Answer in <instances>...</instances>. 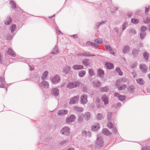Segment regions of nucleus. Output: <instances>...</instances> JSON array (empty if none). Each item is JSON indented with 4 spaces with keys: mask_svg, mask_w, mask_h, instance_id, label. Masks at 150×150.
<instances>
[{
    "mask_svg": "<svg viewBox=\"0 0 150 150\" xmlns=\"http://www.w3.org/2000/svg\"><path fill=\"white\" fill-rule=\"evenodd\" d=\"M69 129L68 127H64L61 130V132L63 134L68 135L69 133Z\"/></svg>",
    "mask_w": 150,
    "mask_h": 150,
    "instance_id": "20e7f679",
    "label": "nucleus"
},
{
    "mask_svg": "<svg viewBox=\"0 0 150 150\" xmlns=\"http://www.w3.org/2000/svg\"><path fill=\"white\" fill-rule=\"evenodd\" d=\"M89 42H86V44L87 45H89Z\"/></svg>",
    "mask_w": 150,
    "mask_h": 150,
    "instance_id": "e2e57ef3",
    "label": "nucleus"
},
{
    "mask_svg": "<svg viewBox=\"0 0 150 150\" xmlns=\"http://www.w3.org/2000/svg\"><path fill=\"white\" fill-rule=\"evenodd\" d=\"M102 132L103 134L105 135L110 136L112 134L111 133L106 129H104L103 130Z\"/></svg>",
    "mask_w": 150,
    "mask_h": 150,
    "instance_id": "2eb2a0df",
    "label": "nucleus"
},
{
    "mask_svg": "<svg viewBox=\"0 0 150 150\" xmlns=\"http://www.w3.org/2000/svg\"><path fill=\"white\" fill-rule=\"evenodd\" d=\"M7 53L11 56L14 57L16 56V54L13 50L11 49H9L7 52Z\"/></svg>",
    "mask_w": 150,
    "mask_h": 150,
    "instance_id": "9b49d317",
    "label": "nucleus"
},
{
    "mask_svg": "<svg viewBox=\"0 0 150 150\" xmlns=\"http://www.w3.org/2000/svg\"><path fill=\"white\" fill-rule=\"evenodd\" d=\"M97 143L100 146H102V144L103 143V141L100 139H97Z\"/></svg>",
    "mask_w": 150,
    "mask_h": 150,
    "instance_id": "bb28decb",
    "label": "nucleus"
},
{
    "mask_svg": "<svg viewBox=\"0 0 150 150\" xmlns=\"http://www.w3.org/2000/svg\"><path fill=\"white\" fill-rule=\"evenodd\" d=\"M75 119V116L74 115H71L69 117L67 118V119L66 121L67 123L72 122L74 121Z\"/></svg>",
    "mask_w": 150,
    "mask_h": 150,
    "instance_id": "0eeeda50",
    "label": "nucleus"
},
{
    "mask_svg": "<svg viewBox=\"0 0 150 150\" xmlns=\"http://www.w3.org/2000/svg\"><path fill=\"white\" fill-rule=\"evenodd\" d=\"M79 98V97L78 96H75L71 99L69 103L70 104H73L76 103L78 101Z\"/></svg>",
    "mask_w": 150,
    "mask_h": 150,
    "instance_id": "39448f33",
    "label": "nucleus"
},
{
    "mask_svg": "<svg viewBox=\"0 0 150 150\" xmlns=\"http://www.w3.org/2000/svg\"><path fill=\"white\" fill-rule=\"evenodd\" d=\"M149 11V7H146L145 8V12H148Z\"/></svg>",
    "mask_w": 150,
    "mask_h": 150,
    "instance_id": "864d4df0",
    "label": "nucleus"
},
{
    "mask_svg": "<svg viewBox=\"0 0 150 150\" xmlns=\"http://www.w3.org/2000/svg\"><path fill=\"white\" fill-rule=\"evenodd\" d=\"M145 23H148L150 22V18H147L144 21Z\"/></svg>",
    "mask_w": 150,
    "mask_h": 150,
    "instance_id": "c03bdc74",
    "label": "nucleus"
},
{
    "mask_svg": "<svg viewBox=\"0 0 150 150\" xmlns=\"http://www.w3.org/2000/svg\"><path fill=\"white\" fill-rule=\"evenodd\" d=\"M118 105L119 106H120L121 105V104L120 103H118Z\"/></svg>",
    "mask_w": 150,
    "mask_h": 150,
    "instance_id": "338daca9",
    "label": "nucleus"
},
{
    "mask_svg": "<svg viewBox=\"0 0 150 150\" xmlns=\"http://www.w3.org/2000/svg\"><path fill=\"white\" fill-rule=\"evenodd\" d=\"M126 88V86L125 85H123L121 87L118 86V88L119 90H121L122 89H124Z\"/></svg>",
    "mask_w": 150,
    "mask_h": 150,
    "instance_id": "e433bc0d",
    "label": "nucleus"
},
{
    "mask_svg": "<svg viewBox=\"0 0 150 150\" xmlns=\"http://www.w3.org/2000/svg\"><path fill=\"white\" fill-rule=\"evenodd\" d=\"M67 112L68 111L67 110H61L59 111L58 114V115H65L67 114Z\"/></svg>",
    "mask_w": 150,
    "mask_h": 150,
    "instance_id": "f3484780",
    "label": "nucleus"
},
{
    "mask_svg": "<svg viewBox=\"0 0 150 150\" xmlns=\"http://www.w3.org/2000/svg\"><path fill=\"white\" fill-rule=\"evenodd\" d=\"M103 118V116L102 114H98L97 116V119L98 120H101Z\"/></svg>",
    "mask_w": 150,
    "mask_h": 150,
    "instance_id": "2f4dec72",
    "label": "nucleus"
},
{
    "mask_svg": "<svg viewBox=\"0 0 150 150\" xmlns=\"http://www.w3.org/2000/svg\"><path fill=\"white\" fill-rule=\"evenodd\" d=\"M142 150H150V147L148 146L144 147L142 149Z\"/></svg>",
    "mask_w": 150,
    "mask_h": 150,
    "instance_id": "37998d69",
    "label": "nucleus"
},
{
    "mask_svg": "<svg viewBox=\"0 0 150 150\" xmlns=\"http://www.w3.org/2000/svg\"><path fill=\"white\" fill-rule=\"evenodd\" d=\"M100 128V125L98 124H96L93 125L91 127V130L94 131L98 130Z\"/></svg>",
    "mask_w": 150,
    "mask_h": 150,
    "instance_id": "ddd939ff",
    "label": "nucleus"
},
{
    "mask_svg": "<svg viewBox=\"0 0 150 150\" xmlns=\"http://www.w3.org/2000/svg\"><path fill=\"white\" fill-rule=\"evenodd\" d=\"M48 74V72L47 71H45L42 76V79H44L47 76V74Z\"/></svg>",
    "mask_w": 150,
    "mask_h": 150,
    "instance_id": "cd10ccee",
    "label": "nucleus"
},
{
    "mask_svg": "<svg viewBox=\"0 0 150 150\" xmlns=\"http://www.w3.org/2000/svg\"><path fill=\"white\" fill-rule=\"evenodd\" d=\"M11 32H13L16 29V25H13L11 28Z\"/></svg>",
    "mask_w": 150,
    "mask_h": 150,
    "instance_id": "f704fd0d",
    "label": "nucleus"
},
{
    "mask_svg": "<svg viewBox=\"0 0 150 150\" xmlns=\"http://www.w3.org/2000/svg\"><path fill=\"white\" fill-rule=\"evenodd\" d=\"M146 27L145 26H143L141 27V30L142 31H144L146 30Z\"/></svg>",
    "mask_w": 150,
    "mask_h": 150,
    "instance_id": "09e8293b",
    "label": "nucleus"
},
{
    "mask_svg": "<svg viewBox=\"0 0 150 150\" xmlns=\"http://www.w3.org/2000/svg\"><path fill=\"white\" fill-rule=\"evenodd\" d=\"M104 74L103 71L101 69L98 70V74L99 76H101Z\"/></svg>",
    "mask_w": 150,
    "mask_h": 150,
    "instance_id": "473e14b6",
    "label": "nucleus"
},
{
    "mask_svg": "<svg viewBox=\"0 0 150 150\" xmlns=\"http://www.w3.org/2000/svg\"><path fill=\"white\" fill-rule=\"evenodd\" d=\"M55 16V15H53V16H50V17H49V18L51 19V18H53Z\"/></svg>",
    "mask_w": 150,
    "mask_h": 150,
    "instance_id": "5fc2aeb1",
    "label": "nucleus"
},
{
    "mask_svg": "<svg viewBox=\"0 0 150 150\" xmlns=\"http://www.w3.org/2000/svg\"><path fill=\"white\" fill-rule=\"evenodd\" d=\"M86 74V72L84 71H80L79 74V76L80 77H82L84 76Z\"/></svg>",
    "mask_w": 150,
    "mask_h": 150,
    "instance_id": "393cba45",
    "label": "nucleus"
},
{
    "mask_svg": "<svg viewBox=\"0 0 150 150\" xmlns=\"http://www.w3.org/2000/svg\"><path fill=\"white\" fill-rule=\"evenodd\" d=\"M87 96L86 94H83L82 95L81 97V102L82 103H85L87 102Z\"/></svg>",
    "mask_w": 150,
    "mask_h": 150,
    "instance_id": "7ed1b4c3",
    "label": "nucleus"
},
{
    "mask_svg": "<svg viewBox=\"0 0 150 150\" xmlns=\"http://www.w3.org/2000/svg\"><path fill=\"white\" fill-rule=\"evenodd\" d=\"M65 69V70L64 71V72L65 73H67L70 71V68L67 67H66Z\"/></svg>",
    "mask_w": 150,
    "mask_h": 150,
    "instance_id": "79ce46f5",
    "label": "nucleus"
},
{
    "mask_svg": "<svg viewBox=\"0 0 150 150\" xmlns=\"http://www.w3.org/2000/svg\"><path fill=\"white\" fill-rule=\"evenodd\" d=\"M74 110L79 112H81L83 111V109L81 108H78L76 106H75L74 108Z\"/></svg>",
    "mask_w": 150,
    "mask_h": 150,
    "instance_id": "a878e982",
    "label": "nucleus"
},
{
    "mask_svg": "<svg viewBox=\"0 0 150 150\" xmlns=\"http://www.w3.org/2000/svg\"><path fill=\"white\" fill-rule=\"evenodd\" d=\"M30 69L31 70H33L34 69V68H31L30 67Z\"/></svg>",
    "mask_w": 150,
    "mask_h": 150,
    "instance_id": "69168bd1",
    "label": "nucleus"
},
{
    "mask_svg": "<svg viewBox=\"0 0 150 150\" xmlns=\"http://www.w3.org/2000/svg\"><path fill=\"white\" fill-rule=\"evenodd\" d=\"M145 34L143 32H142L140 34V38L142 39H143V37L145 36Z\"/></svg>",
    "mask_w": 150,
    "mask_h": 150,
    "instance_id": "de8ad7c7",
    "label": "nucleus"
},
{
    "mask_svg": "<svg viewBox=\"0 0 150 150\" xmlns=\"http://www.w3.org/2000/svg\"><path fill=\"white\" fill-rule=\"evenodd\" d=\"M129 50V47L128 46L125 47L123 50L124 53H127L128 52Z\"/></svg>",
    "mask_w": 150,
    "mask_h": 150,
    "instance_id": "5701e85b",
    "label": "nucleus"
},
{
    "mask_svg": "<svg viewBox=\"0 0 150 150\" xmlns=\"http://www.w3.org/2000/svg\"><path fill=\"white\" fill-rule=\"evenodd\" d=\"M114 95L115 96H117L118 98L120 100H123L125 99V97L123 96H119L118 93H114Z\"/></svg>",
    "mask_w": 150,
    "mask_h": 150,
    "instance_id": "f8f14e48",
    "label": "nucleus"
},
{
    "mask_svg": "<svg viewBox=\"0 0 150 150\" xmlns=\"http://www.w3.org/2000/svg\"><path fill=\"white\" fill-rule=\"evenodd\" d=\"M89 73L90 76H92L94 75V72L91 69H89Z\"/></svg>",
    "mask_w": 150,
    "mask_h": 150,
    "instance_id": "ea45409f",
    "label": "nucleus"
},
{
    "mask_svg": "<svg viewBox=\"0 0 150 150\" xmlns=\"http://www.w3.org/2000/svg\"><path fill=\"white\" fill-rule=\"evenodd\" d=\"M109 89L107 87H104L101 89V91L102 92H106Z\"/></svg>",
    "mask_w": 150,
    "mask_h": 150,
    "instance_id": "58836bf2",
    "label": "nucleus"
},
{
    "mask_svg": "<svg viewBox=\"0 0 150 150\" xmlns=\"http://www.w3.org/2000/svg\"><path fill=\"white\" fill-rule=\"evenodd\" d=\"M4 80V77H1L0 78V82H1L2 83H3Z\"/></svg>",
    "mask_w": 150,
    "mask_h": 150,
    "instance_id": "a18cd8bd",
    "label": "nucleus"
},
{
    "mask_svg": "<svg viewBox=\"0 0 150 150\" xmlns=\"http://www.w3.org/2000/svg\"><path fill=\"white\" fill-rule=\"evenodd\" d=\"M77 55L79 57L82 56H95V54H89L86 53H82L80 54H77Z\"/></svg>",
    "mask_w": 150,
    "mask_h": 150,
    "instance_id": "6e6552de",
    "label": "nucleus"
},
{
    "mask_svg": "<svg viewBox=\"0 0 150 150\" xmlns=\"http://www.w3.org/2000/svg\"><path fill=\"white\" fill-rule=\"evenodd\" d=\"M84 117L86 120H89L90 117V113L88 112H86L84 115Z\"/></svg>",
    "mask_w": 150,
    "mask_h": 150,
    "instance_id": "6ab92c4d",
    "label": "nucleus"
},
{
    "mask_svg": "<svg viewBox=\"0 0 150 150\" xmlns=\"http://www.w3.org/2000/svg\"><path fill=\"white\" fill-rule=\"evenodd\" d=\"M3 85H1V86H0V87H3Z\"/></svg>",
    "mask_w": 150,
    "mask_h": 150,
    "instance_id": "774afa93",
    "label": "nucleus"
},
{
    "mask_svg": "<svg viewBox=\"0 0 150 150\" xmlns=\"http://www.w3.org/2000/svg\"><path fill=\"white\" fill-rule=\"evenodd\" d=\"M112 115V113L111 112H109L108 114V119H110L111 118Z\"/></svg>",
    "mask_w": 150,
    "mask_h": 150,
    "instance_id": "3c124183",
    "label": "nucleus"
},
{
    "mask_svg": "<svg viewBox=\"0 0 150 150\" xmlns=\"http://www.w3.org/2000/svg\"><path fill=\"white\" fill-rule=\"evenodd\" d=\"M105 48L107 50H108L110 51H111L112 50V49L110 47L109 45L106 46Z\"/></svg>",
    "mask_w": 150,
    "mask_h": 150,
    "instance_id": "49530a36",
    "label": "nucleus"
},
{
    "mask_svg": "<svg viewBox=\"0 0 150 150\" xmlns=\"http://www.w3.org/2000/svg\"><path fill=\"white\" fill-rule=\"evenodd\" d=\"M139 22L138 19H132V22L134 24L138 23Z\"/></svg>",
    "mask_w": 150,
    "mask_h": 150,
    "instance_id": "72a5a7b5",
    "label": "nucleus"
},
{
    "mask_svg": "<svg viewBox=\"0 0 150 150\" xmlns=\"http://www.w3.org/2000/svg\"><path fill=\"white\" fill-rule=\"evenodd\" d=\"M108 126L109 128H112V132L114 134H115L117 133V129L115 127H114L112 123L109 122L108 124Z\"/></svg>",
    "mask_w": 150,
    "mask_h": 150,
    "instance_id": "f03ea898",
    "label": "nucleus"
},
{
    "mask_svg": "<svg viewBox=\"0 0 150 150\" xmlns=\"http://www.w3.org/2000/svg\"><path fill=\"white\" fill-rule=\"evenodd\" d=\"M80 83L76 82L74 83H69L67 86V87L69 89L72 88L77 86H79Z\"/></svg>",
    "mask_w": 150,
    "mask_h": 150,
    "instance_id": "f257e3e1",
    "label": "nucleus"
},
{
    "mask_svg": "<svg viewBox=\"0 0 150 150\" xmlns=\"http://www.w3.org/2000/svg\"><path fill=\"white\" fill-rule=\"evenodd\" d=\"M140 70L143 72H145L147 70V67L145 65L141 64L140 66Z\"/></svg>",
    "mask_w": 150,
    "mask_h": 150,
    "instance_id": "1a4fd4ad",
    "label": "nucleus"
},
{
    "mask_svg": "<svg viewBox=\"0 0 150 150\" xmlns=\"http://www.w3.org/2000/svg\"><path fill=\"white\" fill-rule=\"evenodd\" d=\"M127 25V23H124L123 24L122 29L123 30H125V28H126L125 25Z\"/></svg>",
    "mask_w": 150,
    "mask_h": 150,
    "instance_id": "603ef678",
    "label": "nucleus"
},
{
    "mask_svg": "<svg viewBox=\"0 0 150 150\" xmlns=\"http://www.w3.org/2000/svg\"><path fill=\"white\" fill-rule=\"evenodd\" d=\"M102 100L103 101L104 104L106 105L107 104L108 102V98L105 95L103 96L102 97Z\"/></svg>",
    "mask_w": 150,
    "mask_h": 150,
    "instance_id": "9d476101",
    "label": "nucleus"
},
{
    "mask_svg": "<svg viewBox=\"0 0 150 150\" xmlns=\"http://www.w3.org/2000/svg\"><path fill=\"white\" fill-rule=\"evenodd\" d=\"M79 122H81L82 121V119L81 117H79Z\"/></svg>",
    "mask_w": 150,
    "mask_h": 150,
    "instance_id": "4d7b16f0",
    "label": "nucleus"
},
{
    "mask_svg": "<svg viewBox=\"0 0 150 150\" xmlns=\"http://www.w3.org/2000/svg\"><path fill=\"white\" fill-rule=\"evenodd\" d=\"M133 54L134 56H136L137 55L138 53V51H137L136 50H133L132 51Z\"/></svg>",
    "mask_w": 150,
    "mask_h": 150,
    "instance_id": "a19ab883",
    "label": "nucleus"
},
{
    "mask_svg": "<svg viewBox=\"0 0 150 150\" xmlns=\"http://www.w3.org/2000/svg\"><path fill=\"white\" fill-rule=\"evenodd\" d=\"M9 3L13 8H16V5L14 1H10Z\"/></svg>",
    "mask_w": 150,
    "mask_h": 150,
    "instance_id": "412c9836",
    "label": "nucleus"
},
{
    "mask_svg": "<svg viewBox=\"0 0 150 150\" xmlns=\"http://www.w3.org/2000/svg\"><path fill=\"white\" fill-rule=\"evenodd\" d=\"M90 44L91 45L95 47H97L98 46V44L95 43L91 42L90 43Z\"/></svg>",
    "mask_w": 150,
    "mask_h": 150,
    "instance_id": "8fccbe9b",
    "label": "nucleus"
},
{
    "mask_svg": "<svg viewBox=\"0 0 150 150\" xmlns=\"http://www.w3.org/2000/svg\"><path fill=\"white\" fill-rule=\"evenodd\" d=\"M12 38V36H11L10 37V38H8V37H7V40H10V39H11Z\"/></svg>",
    "mask_w": 150,
    "mask_h": 150,
    "instance_id": "13d9d810",
    "label": "nucleus"
},
{
    "mask_svg": "<svg viewBox=\"0 0 150 150\" xmlns=\"http://www.w3.org/2000/svg\"><path fill=\"white\" fill-rule=\"evenodd\" d=\"M58 49L57 47H55L54 49L53 50L52 52V54H56L58 52Z\"/></svg>",
    "mask_w": 150,
    "mask_h": 150,
    "instance_id": "7c9ffc66",
    "label": "nucleus"
},
{
    "mask_svg": "<svg viewBox=\"0 0 150 150\" xmlns=\"http://www.w3.org/2000/svg\"><path fill=\"white\" fill-rule=\"evenodd\" d=\"M95 42L97 43L100 44L102 43V40L101 39H97L95 40Z\"/></svg>",
    "mask_w": 150,
    "mask_h": 150,
    "instance_id": "4c0bfd02",
    "label": "nucleus"
},
{
    "mask_svg": "<svg viewBox=\"0 0 150 150\" xmlns=\"http://www.w3.org/2000/svg\"><path fill=\"white\" fill-rule=\"evenodd\" d=\"M74 38H77V35H74L72 36Z\"/></svg>",
    "mask_w": 150,
    "mask_h": 150,
    "instance_id": "6e6d98bb",
    "label": "nucleus"
},
{
    "mask_svg": "<svg viewBox=\"0 0 150 150\" xmlns=\"http://www.w3.org/2000/svg\"><path fill=\"white\" fill-rule=\"evenodd\" d=\"M148 76L149 78V79H150V74H148Z\"/></svg>",
    "mask_w": 150,
    "mask_h": 150,
    "instance_id": "680f3d73",
    "label": "nucleus"
},
{
    "mask_svg": "<svg viewBox=\"0 0 150 150\" xmlns=\"http://www.w3.org/2000/svg\"><path fill=\"white\" fill-rule=\"evenodd\" d=\"M137 83L140 85L144 84V82L142 79H138L137 80Z\"/></svg>",
    "mask_w": 150,
    "mask_h": 150,
    "instance_id": "b1692460",
    "label": "nucleus"
},
{
    "mask_svg": "<svg viewBox=\"0 0 150 150\" xmlns=\"http://www.w3.org/2000/svg\"><path fill=\"white\" fill-rule=\"evenodd\" d=\"M116 71L118 73L119 75L120 76L122 75V73L119 68H117L116 69Z\"/></svg>",
    "mask_w": 150,
    "mask_h": 150,
    "instance_id": "c9c22d12",
    "label": "nucleus"
},
{
    "mask_svg": "<svg viewBox=\"0 0 150 150\" xmlns=\"http://www.w3.org/2000/svg\"><path fill=\"white\" fill-rule=\"evenodd\" d=\"M67 150H74V149L73 148H70V149H68Z\"/></svg>",
    "mask_w": 150,
    "mask_h": 150,
    "instance_id": "052dcab7",
    "label": "nucleus"
},
{
    "mask_svg": "<svg viewBox=\"0 0 150 150\" xmlns=\"http://www.w3.org/2000/svg\"><path fill=\"white\" fill-rule=\"evenodd\" d=\"M52 93L54 95L57 96L59 93L58 90L57 88L53 89L52 91Z\"/></svg>",
    "mask_w": 150,
    "mask_h": 150,
    "instance_id": "a211bd4d",
    "label": "nucleus"
},
{
    "mask_svg": "<svg viewBox=\"0 0 150 150\" xmlns=\"http://www.w3.org/2000/svg\"><path fill=\"white\" fill-rule=\"evenodd\" d=\"M120 82V80L117 81V83H116L117 85L118 84H119V83Z\"/></svg>",
    "mask_w": 150,
    "mask_h": 150,
    "instance_id": "bf43d9fd",
    "label": "nucleus"
},
{
    "mask_svg": "<svg viewBox=\"0 0 150 150\" xmlns=\"http://www.w3.org/2000/svg\"><path fill=\"white\" fill-rule=\"evenodd\" d=\"M100 100L99 99H97V101H98V102H99Z\"/></svg>",
    "mask_w": 150,
    "mask_h": 150,
    "instance_id": "0e129e2a",
    "label": "nucleus"
},
{
    "mask_svg": "<svg viewBox=\"0 0 150 150\" xmlns=\"http://www.w3.org/2000/svg\"><path fill=\"white\" fill-rule=\"evenodd\" d=\"M72 67L74 70H78L83 69V67L82 65H75L73 66Z\"/></svg>",
    "mask_w": 150,
    "mask_h": 150,
    "instance_id": "4468645a",
    "label": "nucleus"
},
{
    "mask_svg": "<svg viewBox=\"0 0 150 150\" xmlns=\"http://www.w3.org/2000/svg\"><path fill=\"white\" fill-rule=\"evenodd\" d=\"M143 56L146 60L148 59L149 57V54L148 53L145 52L143 54Z\"/></svg>",
    "mask_w": 150,
    "mask_h": 150,
    "instance_id": "c756f323",
    "label": "nucleus"
},
{
    "mask_svg": "<svg viewBox=\"0 0 150 150\" xmlns=\"http://www.w3.org/2000/svg\"><path fill=\"white\" fill-rule=\"evenodd\" d=\"M40 85L41 86L46 88H48L49 86V84L48 83L44 81H42Z\"/></svg>",
    "mask_w": 150,
    "mask_h": 150,
    "instance_id": "dca6fc26",
    "label": "nucleus"
},
{
    "mask_svg": "<svg viewBox=\"0 0 150 150\" xmlns=\"http://www.w3.org/2000/svg\"><path fill=\"white\" fill-rule=\"evenodd\" d=\"M59 77L58 75L55 76L52 79V82L53 84L56 83L59 81Z\"/></svg>",
    "mask_w": 150,
    "mask_h": 150,
    "instance_id": "423d86ee",
    "label": "nucleus"
},
{
    "mask_svg": "<svg viewBox=\"0 0 150 150\" xmlns=\"http://www.w3.org/2000/svg\"><path fill=\"white\" fill-rule=\"evenodd\" d=\"M106 65L107 68L109 69H111L113 67V65L111 63H107L106 64Z\"/></svg>",
    "mask_w": 150,
    "mask_h": 150,
    "instance_id": "4be33fe9",
    "label": "nucleus"
},
{
    "mask_svg": "<svg viewBox=\"0 0 150 150\" xmlns=\"http://www.w3.org/2000/svg\"><path fill=\"white\" fill-rule=\"evenodd\" d=\"M11 18H8L7 20L5 21V24L6 25L9 24L11 23Z\"/></svg>",
    "mask_w": 150,
    "mask_h": 150,
    "instance_id": "c85d7f7f",
    "label": "nucleus"
},
{
    "mask_svg": "<svg viewBox=\"0 0 150 150\" xmlns=\"http://www.w3.org/2000/svg\"><path fill=\"white\" fill-rule=\"evenodd\" d=\"M82 62L83 65L86 66H89L90 64L89 61L87 59H84L83 60Z\"/></svg>",
    "mask_w": 150,
    "mask_h": 150,
    "instance_id": "aec40b11",
    "label": "nucleus"
}]
</instances>
